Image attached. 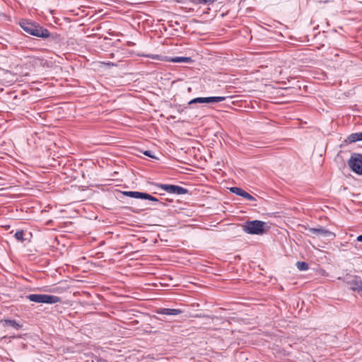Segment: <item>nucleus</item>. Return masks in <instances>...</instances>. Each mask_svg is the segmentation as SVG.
<instances>
[{
	"mask_svg": "<svg viewBox=\"0 0 362 362\" xmlns=\"http://www.w3.org/2000/svg\"><path fill=\"white\" fill-rule=\"evenodd\" d=\"M296 267L300 270V271H306L309 268V266H308V264L306 263L305 262H297L296 264Z\"/></svg>",
	"mask_w": 362,
	"mask_h": 362,
	"instance_id": "15",
	"label": "nucleus"
},
{
	"mask_svg": "<svg viewBox=\"0 0 362 362\" xmlns=\"http://www.w3.org/2000/svg\"><path fill=\"white\" fill-rule=\"evenodd\" d=\"M168 61L173 63H192L193 62L191 57H171Z\"/></svg>",
	"mask_w": 362,
	"mask_h": 362,
	"instance_id": "11",
	"label": "nucleus"
},
{
	"mask_svg": "<svg viewBox=\"0 0 362 362\" xmlns=\"http://www.w3.org/2000/svg\"><path fill=\"white\" fill-rule=\"evenodd\" d=\"M269 227L266 222L255 220L249 221L243 226L244 232L252 235H262L268 230Z\"/></svg>",
	"mask_w": 362,
	"mask_h": 362,
	"instance_id": "2",
	"label": "nucleus"
},
{
	"mask_svg": "<svg viewBox=\"0 0 362 362\" xmlns=\"http://www.w3.org/2000/svg\"><path fill=\"white\" fill-rule=\"evenodd\" d=\"M146 199L151 201L153 202H155L156 204L165 205V204L161 202L158 199H157L156 197H153V196H152V195H151L150 194H148V193H147V196H146Z\"/></svg>",
	"mask_w": 362,
	"mask_h": 362,
	"instance_id": "17",
	"label": "nucleus"
},
{
	"mask_svg": "<svg viewBox=\"0 0 362 362\" xmlns=\"http://www.w3.org/2000/svg\"><path fill=\"white\" fill-rule=\"evenodd\" d=\"M157 313L166 315H177L182 313V310L173 308H160L157 310Z\"/></svg>",
	"mask_w": 362,
	"mask_h": 362,
	"instance_id": "10",
	"label": "nucleus"
},
{
	"mask_svg": "<svg viewBox=\"0 0 362 362\" xmlns=\"http://www.w3.org/2000/svg\"><path fill=\"white\" fill-rule=\"evenodd\" d=\"M26 298L37 303L54 304L61 301L59 296L48 294H29Z\"/></svg>",
	"mask_w": 362,
	"mask_h": 362,
	"instance_id": "3",
	"label": "nucleus"
},
{
	"mask_svg": "<svg viewBox=\"0 0 362 362\" xmlns=\"http://www.w3.org/2000/svg\"><path fill=\"white\" fill-rule=\"evenodd\" d=\"M348 165L353 172L362 175V155L360 153H353L348 160Z\"/></svg>",
	"mask_w": 362,
	"mask_h": 362,
	"instance_id": "4",
	"label": "nucleus"
},
{
	"mask_svg": "<svg viewBox=\"0 0 362 362\" xmlns=\"http://www.w3.org/2000/svg\"><path fill=\"white\" fill-rule=\"evenodd\" d=\"M308 230H309L310 233L315 234L317 235H321L323 237H326L328 235H332V233L326 229H324L322 228H306Z\"/></svg>",
	"mask_w": 362,
	"mask_h": 362,
	"instance_id": "8",
	"label": "nucleus"
},
{
	"mask_svg": "<svg viewBox=\"0 0 362 362\" xmlns=\"http://www.w3.org/2000/svg\"><path fill=\"white\" fill-rule=\"evenodd\" d=\"M4 322L6 325L12 327L17 330L20 329L22 327V325L21 324H19L18 322L13 320H6Z\"/></svg>",
	"mask_w": 362,
	"mask_h": 362,
	"instance_id": "14",
	"label": "nucleus"
},
{
	"mask_svg": "<svg viewBox=\"0 0 362 362\" xmlns=\"http://www.w3.org/2000/svg\"><path fill=\"white\" fill-rule=\"evenodd\" d=\"M230 190L231 192H233L237 195H239L248 201H255V198L253 196H252L248 192H247L246 191L243 190V189H241L240 187H233L230 189Z\"/></svg>",
	"mask_w": 362,
	"mask_h": 362,
	"instance_id": "7",
	"label": "nucleus"
},
{
	"mask_svg": "<svg viewBox=\"0 0 362 362\" xmlns=\"http://www.w3.org/2000/svg\"><path fill=\"white\" fill-rule=\"evenodd\" d=\"M15 238L20 242L24 241V231L23 230H17L14 234Z\"/></svg>",
	"mask_w": 362,
	"mask_h": 362,
	"instance_id": "16",
	"label": "nucleus"
},
{
	"mask_svg": "<svg viewBox=\"0 0 362 362\" xmlns=\"http://www.w3.org/2000/svg\"><path fill=\"white\" fill-rule=\"evenodd\" d=\"M156 186L165 190V192L173 194H185L188 193V189L178 185L168 184H157Z\"/></svg>",
	"mask_w": 362,
	"mask_h": 362,
	"instance_id": "5",
	"label": "nucleus"
},
{
	"mask_svg": "<svg viewBox=\"0 0 362 362\" xmlns=\"http://www.w3.org/2000/svg\"><path fill=\"white\" fill-rule=\"evenodd\" d=\"M348 140L350 143H354L356 141H362V132L351 134L348 136Z\"/></svg>",
	"mask_w": 362,
	"mask_h": 362,
	"instance_id": "12",
	"label": "nucleus"
},
{
	"mask_svg": "<svg viewBox=\"0 0 362 362\" xmlns=\"http://www.w3.org/2000/svg\"><path fill=\"white\" fill-rule=\"evenodd\" d=\"M226 100V97L222 96H213V97H206V98H196L191 100L189 102V104L193 103H219L224 101Z\"/></svg>",
	"mask_w": 362,
	"mask_h": 362,
	"instance_id": "6",
	"label": "nucleus"
},
{
	"mask_svg": "<svg viewBox=\"0 0 362 362\" xmlns=\"http://www.w3.org/2000/svg\"><path fill=\"white\" fill-rule=\"evenodd\" d=\"M144 154L148 156V157H151V158H155L153 155H152V152L151 151H145L144 152Z\"/></svg>",
	"mask_w": 362,
	"mask_h": 362,
	"instance_id": "19",
	"label": "nucleus"
},
{
	"mask_svg": "<svg viewBox=\"0 0 362 362\" xmlns=\"http://www.w3.org/2000/svg\"><path fill=\"white\" fill-rule=\"evenodd\" d=\"M123 194L129 197L142 199H146L147 196V193L136 191H125L123 192Z\"/></svg>",
	"mask_w": 362,
	"mask_h": 362,
	"instance_id": "9",
	"label": "nucleus"
},
{
	"mask_svg": "<svg viewBox=\"0 0 362 362\" xmlns=\"http://www.w3.org/2000/svg\"><path fill=\"white\" fill-rule=\"evenodd\" d=\"M20 26L28 34L37 37L46 39L50 36V33L47 28L27 20H22Z\"/></svg>",
	"mask_w": 362,
	"mask_h": 362,
	"instance_id": "1",
	"label": "nucleus"
},
{
	"mask_svg": "<svg viewBox=\"0 0 362 362\" xmlns=\"http://www.w3.org/2000/svg\"><path fill=\"white\" fill-rule=\"evenodd\" d=\"M357 241L362 242V235H360L356 238Z\"/></svg>",
	"mask_w": 362,
	"mask_h": 362,
	"instance_id": "20",
	"label": "nucleus"
},
{
	"mask_svg": "<svg viewBox=\"0 0 362 362\" xmlns=\"http://www.w3.org/2000/svg\"><path fill=\"white\" fill-rule=\"evenodd\" d=\"M199 4H212L214 3L216 0H198Z\"/></svg>",
	"mask_w": 362,
	"mask_h": 362,
	"instance_id": "18",
	"label": "nucleus"
},
{
	"mask_svg": "<svg viewBox=\"0 0 362 362\" xmlns=\"http://www.w3.org/2000/svg\"><path fill=\"white\" fill-rule=\"evenodd\" d=\"M351 289L353 291H362V281L353 280L350 282Z\"/></svg>",
	"mask_w": 362,
	"mask_h": 362,
	"instance_id": "13",
	"label": "nucleus"
}]
</instances>
